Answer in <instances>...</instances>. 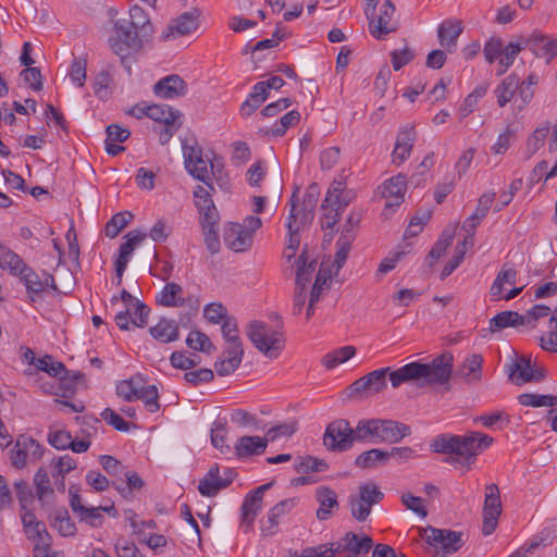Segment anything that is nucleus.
Here are the masks:
<instances>
[{"label": "nucleus", "mask_w": 557, "mask_h": 557, "mask_svg": "<svg viewBox=\"0 0 557 557\" xmlns=\"http://www.w3.org/2000/svg\"><path fill=\"white\" fill-rule=\"evenodd\" d=\"M454 357L450 352H444L434 358L430 363L413 361L397 370L387 372L394 388L410 381L424 380L429 385L447 384L453 374Z\"/></svg>", "instance_id": "obj_1"}, {"label": "nucleus", "mask_w": 557, "mask_h": 557, "mask_svg": "<svg viewBox=\"0 0 557 557\" xmlns=\"http://www.w3.org/2000/svg\"><path fill=\"white\" fill-rule=\"evenodd\" d=\"M494 438L481 432H469L465 435L442 434L436 436L432 444V450L445 455H458L467 465L474 462L476 455L488 448Z\"/></svg>", "instance_id": "obj_2"}, {"label": "nucleus", "mask_w": 557, "mask_h": 557, "mask_svg": "<svg viewBox=\"0 0 557 557\" xmlns=\"http://www.w3.org/2000/svg\"><path fill=\"white\" fill-rule=\"evenodd\" d=\"M246 334L256 349L270 359H276L285 346L283 333L281 331L271 330V327L262 321H251L247 326Z\"/></svg>", "instance_id": "obj_3"}, {"label": "nucleus", "mask_w": 557, "mask_h": 557, "mask_svg": "<svg viewBox=\"0 0 557 557\" xmlns=\"http://www.w3.org/2000/svg\"><path fill=\"white\" fill-rule=\"evenodd\" d=\"M261 225V219L255 215L247 216L243 224L230 223L224 232L226 247L235 252L247 251L252 245L253 233Z\"/></svg>", "instance_id": "obj_4"}, {"label": "nucleus", "mask_w": 557, "mask_h": 557, "mask_svg": "<svg viewBox=\"0 0 557 557\" xmlns=\"http://www.w3.org/2000/svg\"><path fill=\"white\" fill-rule=\"evenodd\" d=\"M114 32L115 36L110 38V47L121 58L122 63L125 62L131 50H140L144 41L147 40L129 25L126 18L114 23Z\"/></svg>", "instance_id": "obj_5"}, {"label": "nucleus", "mask_w": 557, "mask_h": 557, "mask_svg": "<svg viewBox=\"0 0 557 557\" xmlns=\"http://www.w3.org/2000/svg\"><path fill=\"white\" fill-rule=\"evenodd\" d=\"M357 442L356 428L352 429L345 419H337L327 424L323 444L330 451H346Z\"/></svg>", "instance_id": "obj_6"}, {"label": "nucleus", "mask_w": 557, "mask_h": 557, "mask_svg": "<svg viewBox=\"0 0 557 557\" xmlns=\"http://www.w3.org/2000/svg\"><path fill=\"white\" fill-rule=\"evenodd\" d=\"M462 532L428 527L422 530L421 536L428 544L436 548L442 555L454 554L463 545Z\"/></svg>", "instance_id": "obj_7"}, {"label": "nucleus", "mask_w": 557, "mask_h": 557, "mask_svg": "<svg viewBox=\"0 0 557 557\" xmlns=\"http://www.w3.org/2000/svg\"><path fill=\"white\" fill-rule=\"evenodd\" d=\"M384 494L373 483H367L359 486L358 496H349V506L352 517L362 522L367 520L373 505L380 503Z\"/></svg>", "instance_id": "obj_8"}, {"label": "nucleus", "mask_w": 557, "mask_h": 557, "mask_svg": "<svg viewBox=\"0 0 557 557\" xmlns=\"http://www.w3.org/2000/svg\"><path fill=\"white\" fill-rule=\"evenodd\" d=\"M44 455V449L33 437L21 434L16 437L11 449V462L17 469H23L27 462H35Z\"/></svg>", "instance_id": "obj_9"}, {"label": "nucleus", "mask_w": 557, "mask_h": 557, "mask_svg": "<svg viewBox=\"0 0 557 557\" xmlns=\"http://www.w3.org/2000/svg\"><path fill=\"white\" fill-rule=\"evenodd\" d=\"M500 513V492L495 483H491L485 487L482 524V533L484 535H490L495 531Z\"/></svg>", "instance_id": "obj_10"}, {"label": "nucleus", "mask_w": 557, "mask_h": 557, "mask_svg": "<svg viewBox=\"0 0 557 557\" xmlns=\"http://www.w3.org/2000/svg\"><path fill=\"white\" fill-rule=\"evenodd\" d=\"M388 371L389 367L381 368L356 380L349 386V396H370L381 393L387 386L386 375Z\"/></svg>", "instance_id": "obj_11"}, {"label": "nucleus", "mask_w": 557, "mask_h": 557, "mask_svg": "<svg viewBox=\"0 0 557 557\" xmlns=\"http://www.w3.org/2000/svg\"><path fill=\"white\" fill-rule=\"evenodd\" d=\"M395 5L392 0H385L380 7V13L371 12L369 20V29L376 39H383L386 35L395 32L397 25L393 22Z\"/></svg>", "instance_id": "obj_12"}, {"label": "nucleus", "mask_w": 557, "mask_h": 557, "mask_svg": "<svg viewBox=\"0 0 557 557\" xmlns=\"http://www.w3.org/2000/svg\"><path fill=\"white\" fill-rule=\"evenodd\" d=\"M185 166L190 175L205 183L210 190L214 191L211 177L208 171V162L203 159L202 150L198 146H184Z\"/></svg>", "instance_id": "obj_13"}, {"label": "nucleus", "mask_w": 557, "mask_h": 557, "mask_svg": "<svg viewBox=\"0 0 557 557\" xmlns=\"http://www.w3.org/2000/svg\"><path fill=\"white\" fill-rule=\"evenodd\" d=\"M244 357L243 342L225 343L222 355L214 363L219 376H227L234 373L240 366Z\"/></svg>", "instance_id": "obj_14"}, {"label": "nucleus", "mask_w": 557, "mask_h": 557, "mask_svg": "<svg viewBox=\"0 0 557 557\" xmlns=\"http://www.w3.org/2000/svg\"><path fill=\"white\" fill-rule=\"evenodd\" d=\"M199 26V12L197 10L182 13L172 20L166 29L162 33L163 40L186 36L195 32Z\"/></svg>", "instance_id": "obj_15"}, {"label": "nucleus", "mask_w": 557, "mask_h": 557, "mask_svg": "<svg viewBox=\"0 0 557 557\" xmlns=\"http://www.w3.org/2000/svg\"><path fill=\"white\" fill-rule=\"evenodd\" d=\"M528 48L537 58H545L550 62L557 55V38L549 39L546 35L534 33L523 40Z\"/></svg>", "instance_id": "obj_16"}, {"label": "nucleus", "mask_w": 557, "mask_h": 557, "mask_svg": "<svg viewBox=\"0 0 557 557\" xmlns=\"http://www.w3.org/2000/svg\"><path fill=\"white\" fill-rule=\"evenodd\" d=\"M186 82L177 74L168 75L156 83L153 92L164 99H174L187 94Z\"/></svg>", "instance_id": "obj_17"}, {"label": "nucleus", "mask_w": 557, "mask_h": 557, "mask_svg": "<svg viewBox=\"0 0 557 557\" xmlns=\"http://www.w3.org/2000/svg\"><path fill=\"white\" fill-rule=\"evenodd\" d=\"M379 426L381 443L396 444L411 434L409 425L396 420L379 418Z\"/></svg>", "instance_id": "obj_18"}, {"label": "nucleus", "mask_w": 557, "mask_h": 557, "mask_svg": "<svg viewBox=\"0 0 557 557\" xmlns=\"http://www.w3.org/2000/svg\"><path fill=\"white\" fill-rule=\"evenodd\" d=\"M463 28L459 20H446L437 28L440 45L447 51L454 52L457 47L458 37Z\"/></svg>", "instance_id": "obj_19"}, {"label": "nucleus", "mask_w": 557, "mask_h": 557, "mask_svg": "<svg viewBox=\"0 0 557 557\" xmlns=\"http://www.w3.org/2000/svg\"><path fill=\"white\" fill-rule=\"evenodd\" d=\"M20 278L23 281L27 293L29 294L38 295L42 293L47 286H50L54 292H60L53 275L44 272V278H40L39 275L35 273L28 265L25 269V272L23 271V273L20 275Z\"/></svg>", "instance_id": "obj_20"}, {"label": "nucleus", "mask_w": 557, "mask_h": 557, "mask_svg": "<svg viewBox=\"0 0 557 557\" xmlns=\"http://www.w3.org/2000/svg\"><path fill=\"white\" fill-rule=\"evenodd\" d=\"M226 487L227 482L223 481L218 465L212 466L198 484V491L205 497H213Z\"/></svg>", "instance_id": "obj_21"}, {"label": "nucleus", "mask_w": 557, "mask_h": 557, "mask_svg": "<svg viewBox=\"0 0 557 557\" xmlns=\"http://www.w3.org/2000/svg\"><path fill=\"white\" fill-rule=\"evenodd\" d=\"M263 499L253 493L248 494L242 504V522L240 528L245 533L252 530L253 522L262 507Z\"/></svg>", "instance_id": "obj_22"}, {"label": "nucleus", "mask_w": 557, "mask_h": 557, "mask_svg": "<svg viewBox=\"0 0 557 557\" xmlns=\"http://www.w3.org/2000/svg\"><path fill=\"white\" fill-rule=\"evenodd\" d=\"M267 446V440L263 436L244 435L237 440L234 448L238 458H246L263 454Z\"/></svg>", "instance_id": "obj_23"}, {"label": "nucleus", "mask_w": 557, "mask_h": 557, "mask_svg": "<svg viewBox=\"0 0 557 557\" xmlns=\"http://www.w3.org/2000/svg\"><path fill=\"white\" fill-rule=\"evenodd\" d=\"M150 335L162 344L175 342L180 338V329L175 320L166 318L160 319V321L149 329Z\"/></svg>", "instance_id": "obj_24"}, {"label": "nucleus", "mask_w": 557, "mask_h": 557, "mask_svg": "<svg viewBox=\"0 0 557 557\" xmlns=\"http://www.w3.org/2000/svg\"><path fill=\"white\" fill-rule=\"evenodd\" d=\"M315 498L319 503L317 518L321 521L327 520L332 516V509L338 507L336 493L326 486H320L315 491Z\"/></svg>", "instance_id": "obj_25"}, {"label": "nucleus", "mask_w": 557, "mask_h": 557, "mask_svg": "<svg viewBox=\"0 0 557 557\" xmlns=\"http://www.w3.org/2000/svg\"><path fill=\"white\" fill-rule=\"evenodd\" d=\"M296 191H293L289 203V214L287 218V230H288V244L287 249L290 250V253L287 256V259L289 260L292 257H294L296 250L298 249L300 245V236H299V226H296L297 221V214H296Z\"/></svg>", "instance_id": "obj_26"}, {"label": "nucleus", "mask_w": 557, "mask_h": 557, "mask_svg": "<svg viewBox=\"0 0 557 557\" xmlns=\"http://www.w3.org/2000/svg\"><path fill=\"white\" fill-rule=\"evenodd\" d=\"M406 191V176L398 174L384 183L383 196L385 198H394V201L386 202V207L399 206L404 200Z\"/></svg>", "instance_id": "obj_27"}, {"label": "nucleus", "mask_w": 557, "mask_h": 557, "mask_svg": "<svg viewBox=\"0 0 557 557\" xmlns=\"http://www.w3.org/2000/svg\"><path fill=\"white\" fill-rule=\"evenodd\" d=\"M129 25L136 29L141 37L147 40L153 33V26L143 8L139 5H133L129 9V18H126Z\"/></svg>", "instance_id": "obj_28"}, {"label": "nucleus", "mask_w": 557, "mask_h": 557, "mask_svg": "<svg viewBox=\"0 0 557 557\" xmlns=\"http://www.w3.org/2000/svg\"><path fill=\"white\" fill-rule=\"evenodd\" d=\"M357 442L380 444L379 418L362 419L356 425Z\"/></svg>", "instance_id": "obj_29"}, {"label": "nucleus", "mask_w": 557, "mask_h": 557, "mask_svg": "<svg viewBox=\"0 0 557 557\" xmlns=\"http://www.w3.org/2000/svg\"><path fill=\"white\" fill-rule=\"evenodd\" d=\"M387 462V451L379 448H371L367 451H363L355 459V466L363 470L385 466Z\"/></svg>", "instance_id": "obj_30"}, {"label": "nucleus", "mask_w": 557, "mask_h": 557, "mask_svg": "<svg viewBox=\"0 0 557 557\" xmlns=\"http://www.w3.org/2000/svg\"><path fill=\"white\" fill-rule=\"evenodd\" d=\"M157 302L164 307L183 306L185 300L182 286L177 283H166L157 296Z\"/></svg>", "instance_id": "obj_31"}, {"label": "nucleus", "mask_w": 557, "mask_h": 557, "mask_svg": "<svg viewBox=\"0 0 557 557\" xmlns=\"http://www.w3.org/2000/svg\"><path fill=\"white\" fill-rule=\"evenodd\" d=\"M0 268L9 270L14 275H21L27 268L23 259L9 247L0 245Z\"/></svg>", "instance_id": "obj_32"}, {"label": "nucleus", "mask_w": 557, "mask_h": 557, "mask_svg": "<svg viewBox=\"0 0 557 557\" xmlns=\"http://www.w3.org/2000/svg\"><path fill=\"white\" fill-rule=\"evenodd\" d=\"M523 321L522 314L517 311H502L490 320V331L495 333L509 326L524 325Z\"/></svg>", "instance_id": "obj_33"}, {"label": "nucleus", "mask_w": 557, "mask_h": 557, "mask_svg": "<svg viewBox=\"0 0 557 557\" xmlns=\"http://www.w3.org/2000/svg\"><path fill=\"white\" fill-rule=\"evenodd\" d=\"M304 250L297 260L296 272V289L306 290L307 285L311 282L312 274L315 270V261L308 262V258Z\"/></svg>", "instance_id": "obj_34"}, {"label": "nucleus", "mask_w": 557, "mask_h": 557, "mask_svg": "<svg viewBox=\"0 0 557 557\" xmlns=\"http://www.w3.org/2000/svg\"><path fill=\"white\" fill-rule=\"evenodd\" d=\"M294 506L295 500L293 498L281 500L273 506L268 513L269 525L262 527V532L264 534H273L274 528L277 527L280 518L288 513Z\"/></svg>", "instance_id": "obj_35"}, {"label": "nucleus", "mask_w": 557, "mask_h": 557, "mask_svg": "<svg viewBox=\"0 0 557 557\" xmlns=\"http://www.w3.org/2000/svg\"><path fill=\"white\" fill-rule=\"evenodd\" d=\"M146 110H148V117L165 125L175 124L181 116L178 110L166 104H151Z\"/></svg>", "instance_id": "obj_36"}, {"label": "nucleus", "mask_w": 557, "mask_h": 557, "mask_svg": "<svg viewBox=\"0 0 557 557\" xmlns=\"http://www.w3.org/2000/svg\"><path fill=\"white\" fill-rule=\"evenodd\" d=\"M519 86V76L510 74L507 76L499 86L495 89L497 103L499 107H505L517 92Z\"/></svg>", "instance_id": "obj_37"}, {"label": "nucleus", "mask_w": 557, "mask_h": 557, "mask_svg": "<svg viewBox=\"0 0 557 557\" xmlns=\"http://www.w3.org/2000/svg\"><path fill=\"white\" fill-rule=\"evenodd\" d=\"M533 368L530 360L521 358L513 362L510 367L509 377L513 379L517 385L532 382L535 377L532 376Z\"/></svg>", "instance_id": "obj_38"}, {"label": "nucleus", "mask_w": 557, "mask_h": 557, "mask_svg": "<svg viewBox=\"0 0 557 557\" xmlns=\"http://www.w3.org/2000/svg\"><path fill=\"white\" fill-rule=\"evenodd\" d=\"M321 228L326 230H333L334 226L337 224L339 216L342 214V211L338 210V207L333 205L331 202V197L326 196L321 205Z\"/></svg>", "instance_id": "obj_39"}, {"label": "nucleus", "mask_w": 557, "mask_h": 557, "mask_svg": "<svg viewBox=\"0 0 557 557\" xmlns=\"http://www.w3.org/2000/svg\"><path fill=\"white\" fill-rule=\"evenodd\" d=\"M299 121L300 113L292 110L284 114L272 127L267 129L264 134L273 137L283 136L289 127L297 125Z\"/></svg>", "instance_id": "obj_40"}, {"label": "nucleus", "mask_w": 557, "mask_h": 557, "mask_svg": "<svg viewBox=\"0 0 557 557\" xmlns=\"http://www.w3.org/2000/svg\"><path fill=\"white\" fill-rule=\"evenodd\" d=\"M35 367L40 371L47 372L53 377L64 379L69 375V370L65 366L62 362L54 361L49 355L38 358L37 362H35Z\"/></svg>", "instance_id": "obj_41"}, {"label": "nucleus", "mask_w": 557, "mask_h": 557, "mask_svg": "<svg viewBox=\"0 0 557 557\" xmlns=\"http://www.w3.org/2000/svg\"><path fill=\"white\" fill-rule=\"evenodd\" d=\"M520 405L525 407H554L557 405V397L552 395H540L523 393L518 396Z\"/></svg>", "instance_id": "obj_42"}, {"label": "nucleus", "mask_w": 557, "mask_h": 557, "mask_svg": "<svg viewBox=\"0 0 557 557\" xmlns=\"http://www.w3.org/2000/svg\"><path fill=\"white\" fill-rule=\"evenodd\" d=\"M52 525L62 536H72L76 533L75 523L65 508L58 509L54 512Z\"/></svg>", "instance_id": "obj_43"}, {"label": "nucleus", "mask_w": 557, "mask_h": 557, "mask_svg": "<svg viewBox=\"0 0 557 557\" xmlns=\"http://www.w3.org/2000/svg\"><path fill=\"white\" fill-rule=\"evenodd\" d=\"M548 133H549L548 124L534 129V132L529 136V138L527 140V146H525L527 159H530L533 154H535L543 147Z\"/></svg>", "instance_id": "obj_44"}, {"label": "nucleus", "mask_w": 557, "mask_h": 557, "mask_svg": "<svg viewBox=\"0 0 557 557\" xmlns=\"http://www.w3.org/2000/svg\"><path fill=\"white\" fill-rule=\"evenodd\" d=\"M231 421L243 428H251L253 431L264 430L261 420L244 409H235L231 413Z\"/></svg>", "instance_id": "obj_45"}, {"label": "nucleus", "mask_w": 557, "mask_h": 557, "mask_svg": "<svg viewBox=\"0 0 557 557\" xmlns=\"http://www.w3.org/2000/svg\"><path fill=\"white\" fill-rule=\"evenodd\" d=\"M196 207L200 213V224L202 228L218 227L220 215L213 202L202 205L201 201H196Z\"/></svg>", "instance_id": "obj_46"}, {"label": "nucleus", "mask_w": 557, "mask_h": 557, "mask_svg": "<svg viewBox=\"0 0 557 557\" xmlns=\"http://www.w3.org/2000/svg\"><path fill=\"white\" fill-rule=\"evenodd\" d=\"M186 344L194 350H199L207 354H210L215 349L211 339L200 331H191L186 338Z\"/></svg>", "instance_id": "obj_47"}, {"label": "nucleus", "mask_w": 557, "mask_h": 557, "mask_svg": "<svg viewBox=\"0 0 557 557\" xmlns=\"http://www.w3.org/2000/svg\"><path fill=\"white\" fill-rule=\"evenodd\" d=\"M133 215L129 212H119L114 214L106 225V236L115 238L120 232L129 223Z\"/></svg>", "instance_id": "obj_48"}, {"label": "nucleus", "mask_w": 557, "mask_h": 557, "mask_svg": "<svg viewBox=\"0 0 557 557\" xmlns=\"http://www.w3.org/2000/svg\"><path fill=\"white\" fill-rule=\"evenodd\" d=\"M524 48L523 42H509L506 47H503V52L499 59L502 70L498 71L499 75H503L509 66L512 65L516 57Z\"/></svg>", "instance_id": "obj_49"}, {"label": "nucleus", "mask_w": 557, "mask_h": 557, "mask_svg": "<svg viewBox=\"0 0 557 557\" xmlns=\"http://www.w3.org/2000/svg\"><path fill=\"white\" fill-rule=\"evenodd\" d=\"M327 468L329 466L323 459H318L311 456L300 457L298 462L295 465V470L298 473L322 472Z\"/></svg>", "instance_id": "obj_50"}, {"label": "nucleus", "mask_w": 557, "mask_h": 557, "mask_svg": "<svg viewBox=\"0 0 557 557\" xmlns=\"http://www.w3.org/2000/svg\"><path fill=\"white\" fill-rule=\"evenodd\" d=\"M483 358L481 355L473 354L468 357L461 368L460 373L465 377L472 376L474 380L481 379V370H482Z\"/></svg>", "instance_id": "obj_51"}, {"label": "nucleus", "mask_w": 557, "mask_h": 557, "mask_svg": "<svg viewBox=\"0 0 557 557\" xmlns=\"http://www.w3.org/2000/svg\"><path fill=\"white\" fill-rule=\"evenodd\" d=\"M297 431V422L290 423H281L275 426L270 428L265 435L263 436L267 440V445L270 442H275L281 437H290Z\"/></svg>", "instance_id": "obj_52"}, {"label": "nucleus", "mask_w": 557, "mask_h": 557, "mask_svg": "<svg viewBox=\"0 0 557 557\" xmlns=\"http://www.w3.org/2000/svg\"><path fill=\"white\" fill-rule=\"evenodd\" d=\"M361 219H362V215L360 212L351 211L343 225V228H342V232H341V235L338 238L354 242L356 239L357 231L359 228Z\"/></svg>", "instance_id": "obj_53"}, {"label": "nucleus", "mask_w": 557, "mask_h": 557, "mask_svg": "<svg viewBox=\"0 0 557 557\" xmlns=\"http://www.w3.org/2000/svg\"><path fill=\"white\" fill-rule=\"evenodd\" d=\"M203 315L210 323L214 324H220L225 321L226 318H230V315H227V309L219 302L207 305L203 309Z\"/></svg>", "instance_id": "obj_54"}, {"label": "nucleus", "mask_w": 557, "mask_h": 557, "mask_svg": "<svg viewBox=\"0 0 557 557\" xmlns=\"http://www.w3.org/2000/svg\"><path fill=\"white\" fill-rule=\"evenodd\" d=\"M34 484L36 486V493L39 500H42L47 494L53 493L48 472L44 468H39L35 473Z\"/></svg>", "instance_id": "obj_55"}, {"label": "nucleus", "mask_w": 557, "mask_h": 557, "mask_svg": "<svg viewBox=\"0 0 557 557\" xmlns=\"http://www.w3.org/2000/svg\"><path fill=\"white\" fill-rule=\"evenodd\" d=\"M138 395L137 399H140L145 403V406L148 411L156 412L159 410L160 405L158 401L159 394L156 385H147Z\"/></svg>", "instance_id": "obj_56"}, {"label": "nucleus", "mask_w": 557, "mask_h": 557, "mask_svg": "<svg viewBox=\"0 0 557 557\" xmlns=\"http://www.w3.org/2000/svg\"><path fill=\"white\" fill-rule=\"evenodd\" d=\"M352 243L354 242H350L347 239H342V238L337 239V242H336L337 250L335 252L334 262L332 264V267L335 268V274H337L339 272V270L344 267V264L347 260L348 253L351 249Z\"/></svg>", "instance_id": "obj_57"}, {"label": "nucleus", "mask_w": 557, "mask_h": 557, "mask_svg": "<svg viewBox=\"0 0 557 557\" xmlns=\"http://www.w3.org/2000/svg\"><path fill=\"white\" fill-rule=\"evenodd\" d=\"M133 305L131 323L137 327H145L148 323V315L150 313L149 307L141 301H136Z\"/></svg>", "instance_id": "obj_58"}, {"label": "nucleus", "mask_w": 557, "mask_h": 557, "mask_svg": "<svg viewBox=\"0 0 557 557\" xmlns=\"http://www.w3.org/2000/svg\"><path fill=\"white\" fill-rule=\"evenodd\" d=\"M414 51L409 47L401 50H394L391 52V61L393 69L399 71L401 67L410 63L414 59Z\"/></svg>", "instance_id": "obj_59"}, {"label": "nucleus", "mask_w": 557, "mask_h": 557, "mask_svg": "<svg viewBox=\"0 0 557 557\" xmlns=\"http://www.w3.org/2000/svg\"><path fill=\"white\" fill-rule=\"evenodd\" d=\"M401 503L403 505L416 512L418 516H420L421 518H425L428 516V510L425 509L424 505H423V499L419 496H414L410 493H405L401 495Z\"/></svg>", "instance_id": "obj_60"}, {"label": "nucleus", "mask_w": 557, "mask_h": 557, "mask_svg": "<svg viewBox=\"0 0 557 557\" xmlns=\"http://www.w3.org/2000/svg\"><path fill=\"white\" fill-rule=\"evenodd\" d=\"M86 67L87 61L84 58H74L72 65L70 77L73 83L77 84L79 87L84 86L86 81Z\"/></svg>", "instance_id": "obj_61"}, {"label": "nucleus", "mask_w": 557, "mask_h": 557, "mask_svg": "<svg viewBox=\"0 0 557 557\" xmlns=\"http://www.w3.org/2000/svg\"><path fill=\"white\" fill-rule=\"evenodd\" d=\"M221 331L225 343L242 342L237 321L234 317L226 318L225 321L222 322Z\"/></svg>", "instance_id": "obj_62"}, {"label": "nucleus", "mask_w": 557, "mask_h": 557, "mask_svg": "<svg viewBox=\"0 0 557 557\" xmlns=\"http://www.w3.org/2000/svg\"><path fill=\"white\" fill-rule=\"evenodd\" d=\"M330 280L331 274L326 273L323 269H320L310 293V297L313 298V300H320L323 292L330 288Z\"/></svg>", "instance_id": "obj_63"}, {"label": "nucleus", "mask_w": 557, "mask_h": 557, "mask_svg": "<svg viewBox=\"0 0 557 557\" xmlns=\"http://www.w3.org/2000/svg\"><path fill=\"white\" fill-rule=\"evenodd\" d=\"M100 463L104 471L113 476H121L126 471V467L120 460L109 455L100 456Z\"/></svg>", "instance_id": "obj_64"}]
</instances>
